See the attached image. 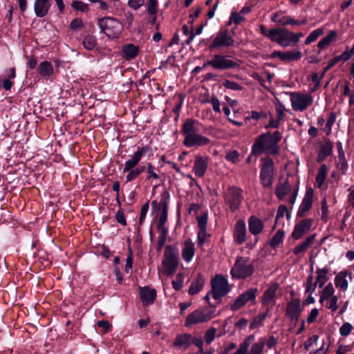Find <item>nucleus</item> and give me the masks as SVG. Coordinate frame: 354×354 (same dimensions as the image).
<instances>
[{"mask_svg": "<svg viewBox=\"0 0 354 354\" xmlns=\"http://www.w3.org/2000/svg\"><path fill=\"white\" fill-rule=\"evenodd\" d=\"M281 133L276 131L272 133H263L258 136L252 147V154L260 156L263 153L274 155L279 151L278 143L281 139Z\"/></svg>", "mask_w": 354, "mask_h": 354, "instance_id": "obj_1", "label": "nucleus"}, {"mask_svg": "<svg viewBox=\"0 0 354 354\" xmlns=\"http://www.w3.org/2000/svg\"><path fill=\"white\" fill-rule=\"evenodd\" d=\"M292 110L295 112H303L310 107L314 102L312 94L308 92L290 91L288 92Z\"/></svg>", "mask_w": 354, "mask_h": 354, "instance_id": "obj_2", "label": "nucleus"}, {"mask_svg": "<svg viewBox=\"0 0 354 354\" xmlns=\"http://www.w3.org/2000/svg\"><path fill=\"white\" fill-rule=\"evenodd\" d=\"M169 193L165 190L160 198L151 202L152 221L163 222L167 219V203L169 200Z\"/></svg>", "mask_w": 354, "mask_h": 354, "instance_id": "obj_3", "label": "nucleus"}, {"mask_svg": "<svg viewBox=\"0 0 354 354\" xmlns=\"http://www.w3.org/2000/svg\"><path fill=\"white\" fill-rule=\"evenodd\" d=\"M298 184V180H295L293 183L289 180L279 183L275 188L277 197L280 200H285L287 198L290 204H294L299 190Z\"/></svg>", "mask_w": 354, "mask_h": 354, "instance_id": "obj_4", "label": "nucleus"}, {"mask_svg": "<svg viewBox=\"0 0 354 354\" xmlns=\"http://www.w3.org/2000/svg\"><path fill=\"white\" fill-rule=\"evenodd\" d=\"M97 25L101 31L111 39L118 38L123 29L122 24L116 19L111 17L100 19Z\"/></svg>", "mask_w": 354, "mask_h": 354, "instance_id": "obj_5", "label": "nucleus"}, {"mask_svg": "<svg viewBox=\"0 0 354 354\" xmlns=\"http://www.w3.org/2000/svg\"><path fill=\"white\" fill-rule=\"evenodd\" d=\"M178 265L177 251L171 245H167L162 261L161 272L166 276H171Z\"/></svg>", "mask_w": 354, "mask_h": 354, "instance_id": "obj_6", "label": "nucleus"}, {"mask_svg": "<svg viewBox=\"0 0 354 354\" xmlns=\"http://www.w3.org/2000/svg\"><path fill=\"white\" fill-rule=\"evenodd\" d=\"M248 259L247 258L242 257L236 259L230 271L233 278L245 279L254 273V266L252 264H248Z\"/></svg>", "mask_w": 354, "mask_h": 354, "instance_id": "obj_7", "label": "nucleus"}, {"mask_svg": "<svg viewBox=\"0 0 354 354\" xmlns=\"http://www.w3.org/2000/svg\"><path fill=\"white\" fill-rule=\"evenodd\" d=\"M227 57V55H214L211 59L204 64V66H211L214 69L219 71L232 69L239 66V64L236 61Z\"/></svg>", "mask_w": 354, "mask_h": 354, "instance_id": "obj_8", "label": "nucleus"}, {"mask_svg": "<svg viewBox=\"0 0 354 354\" xmlns=\"http://www.w3.org/2000/svg\"><path fill=\"white\" fill-rule=\"evenodd\" d=\"M212 297L220 299L230 292V287L227 279L221 274H216L211 281Z\"/></svg>", "mask_w": 354, "mask_h": 354, "instance_id": "obj_9", "label": "nucleus"}, {"mask_svg": "<svg viewBox=\"0 0 354 354\" xmlns=\"http://www.w3.org/2000/svg\"><path fill=\"white\" fill-rule=\"evenodd\" d=\"M214 313V310H209L208 308H198L187 317L185 325L190 326L194 324L207 322L213 317Z\"/></svg>", "mask_w": 354, "mask_h": 354, "instance_id": "obj_10", "label": "nucleus"}, {"mask_svg": "<svg viewBox=\"0 0 354 354\" xmlns=\"http://www.w3.org/2000/svg\"><path fill=\"white\" fill-rule=\"evenodd\" d=\"M234 39L229 35L227 29L220 30L213 38L209 46L210 50L223 47H229L234 45Z\"/></svg>", "mask_w": 354, "mask_h": 354, "instance_id": "obj_11", "label": "nucleus"}, {"mask_svg": "<svg viewBox=\"0 0 354 354\" xmlns=\"http://www.w3.org/2000/svg\"><path fill=\"white\" fill-rule=\"evenodd\" d=\"M273 32H274V35H272V41L276 42L283 48L294 46L292 32L287 28H278Z\"/></svg>", "mask_w": 354, "mask_h": 354, "instance_id": "obj_12", "label": "nucleus"}, {"mask_svg": "<svg viewBox=\"0 0 354 354\" xmlns=\"http://www.w3.org/2000/svg\"><path fill=\"white\" fill-rule=\"evenodd\" d=\"M258 290L257 288H250L243 292L236 298L234 302L230 306L232 311H236L243 307L247 302L255 301Z\"/></svg>", "mask_w": 354, "mask_h": 354, "instance_id": "obj_13", "label": "nucleus"}, {"mask_svg": "<svg viewBox=\"0 0 354 354\" xmlns=\"http://www.w3.org/2000/svg\"><path fill=\"white\" fill-rule=\"evenodd\" d=\"M274 162L270 158H266L261 169L260 178L264 187H269L272 183Z\"/></svg>", "mask_w": 354, "mask_h": 354, "instance_id": "obj_14", "label": "nucleus"}, {"mask_svg": "<svg viewBox=\"0 0 354 354\" xmlns=\"http://www.w3.org/2000/svg\"><path fill=\"white\" fill-rule=\"evenodd\" d=\"M149 147H138L136 151L131 156V158L126 160L122 173H126L131 169L136 168L145 154L149 151Z\"/></svg>", "mask_w": 354, "mask_h": 354, "instance_id": "obj_15", "label": "nucleus"}, {"mask_svg": "<svg viewBox=\"0 0 354 354\" xmlns=\"http://www.w3.org/2000/svg\"><path fill=\"white\" fill-rule=\"evenodd\" d=\"M225 199L232 211L236 210L239 207L242 200L241 190L236 187L229 189L225 194Z\"/></svg>", "mask_w": 354, "mask_h": 354, "instance_id": "obj_16", "label": "nucleus"}, {"mask_svg": "<svg viewBox=\"0 0 354 354\" xmlns=\"http://www.w3.org/2000/svg\"><path fill=\"white\" fill-rule=\"evenodd\" d=\"M210 140L198 133L184 138L183 144L187 147H199L209 145Z\"/></svg>", "mask_w": 354, "mask_h": 354, "instance_id": "obj_17", "label": "nucleus"}, {"mask_svg": "<svg viewBox=\"0 0 354 354\" xmlns=\"http://www.w3.org/2000/svg\"><path fill=\"white\" fill-rule=\"evenodd\" d=\"M302 310L301 300L299 299H294L287 304L286 315L290 320H299Z\"/></svg>", "mask_w": 354, "mask_h": 354, "instance_id": "obj_18", "label": "nucleus"}, {"mask_svg": "<svg viewBox=\"0 0 354 354\" xmlns=\"http://www.w3.org/2000/svg\"><path fill=\"white\" fill-rule=\"evenodd\" d=\"M209 165V158L207 156H196L192 171L195 176L202 178L205 176Z\"/></svg>", "mask_w": 354, "mask_h": 354, "instance_id": "obj_19", "label": "nucleus"}, {"mask_svg": "<svg viewBox=\"0 0 354 354\" xmlns=\"http://www.w3.org/2000/svg\"><path fill=\"white\" fill-rule=\"evenodd\" d=\"M272 19L273 21H274L276 24L282 25V26H287V25H293V26H300L306 24V19L303 20H295L290 16H283L280 17V15L277 12L274 13L272 17Z\"/></svg>", "mask_w": 354, "mask_h": 354, "instance_id": "obj_20", "label": "nucleus"}, {"mask_svg": "<svg viewBox=\"0 0 354 354\" xmlns=\"http://www.w3.org/2000/svg\"><path fill=\"white\" fill-rule=\"evenodd\" d=\"M140 294L144 306L152 304L156 298V290L148 286L140 288Z\"/></svg>", "mask_w": 354, "mask_h": 354, "instance_id": "obj_21", "label": "nucleus"}, {"mask_svg": "<svg viewBox=\"0 0 354 354\" xmlns=\"http://www.w3.org/2000/svg\"><path fill=\"white\" fill-rule=\"evenodd\" d=\"M51 6V0H35L34 3V11L37 17H45Z\"/></svg>", "mask_w": 354, "mask_h": 354, "instance_id": "obj_22", "label": "nucleus"}, {"mask_svg": "<svg viewBox=\"0 0 354 354\" xmlns=\"http://www.w3.org/2000/svg\"><path fill=\"white\" fill-rule=\"evenodd\" d=\"M313 201V192L312 190H308L303 198L302 203L299 206L297 214L303 216L311 207Z\"/></svg>", "mask_w": 354, "mask_h": 354, "instance_id": "obj_23", "label": "nucleus"}, {"mask_svg": "<svg viewBox=\"0 0 354 354\" xmlns=\"http://www.w3.org/2000/svg\"><path fill=\"white\" fill-rule=\"evenodd\" d=\"M156 228L159 233L156 250L160 252L166 242V238L168 234V228L165 226V223H156Z\"/></svg>", "mask_w": 354, "mask_h": 354, "instance_id": "obj_24", "label": "nucleus"}, {"mask_svg": "<svg viewBox=\"0 0 354 354\" xmlns=\"http://www.w3.org/2000/svg\"><path fill=\"white\" fill-rule=\"evenodd\" d=\"M192 344V336L190 334L185 333L177 335L174 346L178 348L186 349Z\"/></svg>", "mask_w": 354, "mask_h": 354, "instance_id": "obj_25", "label": "nucleus"}, {"mask_svg": "<svg viewBox=\"0 0 354 354\" xmlns=\"http://www.w3.org/2000/svg\"><path fill=\"white\" fill-rule=\"evenodd\" d=\"M198 124L199 122L196 120L192 118L187 119L182 127V132L183 136L186 137L198 133V129L196 126Z\"/></svg>", "mask_w": 354, "mask_h": 354, "instance_id": "obj_26", "label": "nucleus"}, {"mask_svg": "<svg viewBox=\"0 0 354 354\" xmlns=\"http://www.w3.org/2000/svg\"><path fill=\"white\" fill-rule=\"evenodd\" d=\"M139 47L133 44H128L122 46V57L126 60H131L136 58L139 54Z\"/></svg>", "mask_w": 354, "mask_h": 354, "instance_id": "obj_27", "label": "nucleus"}, {"mask_svg": "<svg viewBox=\"0 0 354 354\" xmlns=\"http://www.w3.org/2000/svg\"><path fill=\"white\" fill-rule=\"evenodd\" d=\"M333 149V146L330 141L322 143L318 152L317 161L318 162H323L327 157L332 154Z\"/></svg>", "mask_w": 354, "mask_h": 354, "instance_id": "obj_28", "label": "nucleus"}, {"mask_svg": "<svg viewBox=\"0 0 354 354\" xmlns=\"http://www.w3.org/2000/svg\"><path fill=\"white\" fill-rule=\"evenodd\" d=\"M336 146L338 152V167L343 173H345L348 168V165L346 159L342 143L338 141L336 143Z\"/></svg>", "mask_w": 354, "mask_h": 354, "instance_id": "obj_29", "label": "nucleus"}, {"mask_svg": "<svg viewBox=\"0 0 354 354\" xmlns=\"http://www.w3.org/2000/svg\"><path fill=\"white\" fill-rule=\"evenodd\" d=\"M205 279L204 276L199 273L197 275L196 280H194L189 288L188 292L190 295L198 294L203 288Z\"/></svg>", "mask_w": 354, "mask_h": 354, "instance_id": "obj_30", "label": "nucleus"}, {"mask_svg": "<svg viewBox=\"0 0 354 354\" xmlns=\"http://www.w3.org/2000/svg\"><path fill=\"white\" fill-rule=\"evenodd\" d=\"M246 226L245 223H236L234 238L237 244H242L245 241Z\"/></svg>", "mask_w": 354, "mask_h": 354, "instance_id": "obj_31", "label": "nucleus"}, {"mask_svg": "<svg viewBox=\"0 0 354 354\" xmlns=\"http://www.w3.org/2000/svg\"><path fill=\"white\" fill-rule=\"evenodd\" d=\"M310 223H299L295 227L294 231L292 233V238L295 239H301L303 235L310 230Z\"/></svg>", "mask_w": 354, "mask_h": 354, "instance_id": "obj_32", "label": "nucleus"}, {"mask_svg": "<svg viewBox=\"0 0 354 354\" xmlns=\"http://www.w3.org/2000/svg\"><path fill=\"white\" fill-rule=\"evenodd\" d=\"M348 271L342 270L336 275L334 279L335 286L340 288L344 291H346L348 286V282L346 279Z\"/></svg>", "mask_w": 354, "mask_h": 354, "instance_id": "obj_33", "label": "nucleus"}, {"mask_svg": "<svg viewBox=\"0 0 354 354\" xmlns=\"http://www.w3.org/2000/svg\"><path fill=\"white\" fill-rule=\"evenodd\" d=\"M337 32L335 30H331L330 32L322 39L317 44V48L319 49L318 54L321 53V50L326 48L337 37Z\"/></svg>", "mask_w": 354, "mask_h": 354, "instance_id": "obj_34", "label": "nucleus"}, {"mask_svg": "<svg viewBox=\"0 0 354 354\" xmlns=\"http://www.w3.org/2000/svg\"><path fill=\"white\" fill-rule=\"evenodd\" d=\"M315 236H316L315 234H312V235L309 236L308 237H307L303 243L298 245L293 249L292 252L295 254H299L303 253L305 251H306L307 249L309 248V246L311 244H313V243L315 240Z\"/></svg>", "mask_w": 354, "mask_h": 354, "instance_id": "obj_35", "label": "nucleus"}, {"mask_svg": "<svg viewBox=\"0 0 354 354\" xmlns=\"http://www.w3.org/2000/svg\"><path fill=\"white\" fill-rule=\"evenodd\" d=\"M328 174V167L326 165L322 164L318 169L315 178V183L317 187L321 188L326 180Z\"/></svg>", "mask_w": 354, "mask_h": 354, "instance_id": "obj_36", "label": "nucleus"}, {"mask_svg": "<svg viewBox=\"0 0 354 354\" xmlns=\"http://www.w3.org/2000/svg\"><path fill=\"white\" fill-rule=\"evenodd\" d=\"M39 74L43 77H49L53 73V67L48 61L41 62L38 67Z\"/></svg>", "mask_w": 354, "mask_h": 354, "instance_id": "obj_37", "label": "nucleus"}, {"mask_svg": "<svg viewBox=\"0 0 354 354\" xmlns=\"http://www.w3.org/2000/svg\"><path fill=\"white\" fill-rule=\"evenodd\" d=\"M329 272V268L328 267H324L323 268H317L316 273L317 276L316 277L317 283H319V287L322 288L325 283L328 280V277H327V274Z\"/></svg>", "mask_w": 354, "mask_h": 354, "instance_id": "obj_38", "label": "nucleus"}, {"mask_svg": "<svg viewBox=\"0 0 354 354\" xmlns=\"http://www.w3.org/2000/svg\"><path fill=\"white\" fill-rule=\"evenodd\" d=\"M275 111H276V118L279 121L282 122L286 118V112L291 113V111L289 109H287L283 104L280 101H278L276 103L275 106Z\"/></svg>", "mask_w": 354, "mask_h": 354, "instance_id": "obj_39", "label": "nucleus"}, {"mask_svg": "<svg viewBox=\"0 0 354 354\" xmlns=\"http://www.w3.org/2000/svg\"><path fill=\"white\" fill-rule=\"evenodd\" d=\"M284 231L282 230H279L277 232L274 234V235L271 238L270 240V245L272 248H277L279 244H281L283 242V238H284Z\"/></svg>", "mask_w": 354, "mask_h": 354, "instance_id": "obj_40", "label": "nucleus"}, {"mask_svg": "<svg viewBox=\"0 0 354 354\" xmlns=\"http://www.w3.org/2000/svg\"><path fill=\"white\" fill-rule=\"evenodd\" d=\"M302 57V53L300 50L294 49L292 50L285 51V60L284 62H290L292 61L299 60Z\"/></svg>", "mask_w": 354, "mask_h": 354, "instance_id": "obj_41", "label": "nucleus"}, {"mask_svg": "<svg viewBox=\"0 0 354 354\" xmlns=\"http://www.w3.org/2000/svg\"><path fill=\"white\" fill-rule=\"evenodd\" d=\"M199 232L198 233V243L203 245L205 241V239L209 236L206 232L207 223H198Z\"/></svg>", "mask_w": 354, "mask_h": 354, "instance_id": "obj_42", "label": "nucleus"}, {"mask_svg": "<svg viewBox=\"0 0 354 354\" xmlns=\"http://www.w3.org/2000/svg\"><path fill=\"white\" fill-rule=\"evenodd\" d=\"M278 284L274 283L270 286L263 293V299L264 302H269L274 299L276 295Z\"/></svg>", "mask_w": 354, "mask_h": 354, "instance_id": "obj_43", "label": "nucleus"}, {"mask_svg": "<svg viewBox=\"0 0 354 354\" xmlns=\"http://www.w3.org/2000/svg\"><path fill=\"white\" fill-rule=\"evenodd\" d=\"M145 167L144 166L138 167L127 171L128 174L126 176V183H129L134 180L140 174H142Z\"/></svg>", "mask_w": 354, "mask_h": 354, "instance_id": "obj_44", "label": "nucleus"}, {"mask_svg": "<svg viewBox=\"0 0 354 354\" xmlns=\"http://www.w3.org/2000/svg\"><path fill=\"white\" fill-rule=\"evenodd\" d=\"M334 292L335 290L333 284L331 283H328L322 291L319 301L322 303L323 301L327 300L330 297H332V296H333V295Z\"/></svg>", "mask_w": 354, "mask_h": 354, "instance_id": "obj_45", "label": "nucleus"}, {"mask_svg": "<svg viewBox=\"0 0 354 354\" xmlns=\"http://www.w3.org/2000/svg\"><path fill=\"white\" fill-rule=\"evenodd\" d=\"M266 344L264 338H260L258 342L253 344L250 351L248 354H261Z\"/></svg>", "mask_w": 354, "mask_h": 354, "instance_id": "obj_46", "label": "nucleus"}, {"mask_svg": "<svg viewBox=\"0 0 354 354\" xmlns=\"http://www.w3.org/2000/svg\"><path fill=\"white\" fill-rule=\"evenodd\" d=\"M324 34V29L323 28H317L312 31L308 36L306 37L305 40V44L308 45L311 44L312 42H314L316 41L319 36Z\"/></svg>", "mask_w": 354, "mask_h": 354, "instance_id": "obj_47", "label": "nucleus"}, {"mask_svg": "<svg viewBox=\"0 0 354 354\" xmlns=\"http://www.w3.org/2000/svg\"><path fill=\"white\" fill-rule=\"evenodd\" d=\"M82 44L86 49L93 50L96 46L97 39L94 36L88 35L84 39Z\"/></svg>", "mask_w": 354, "mask_h": 354, "instance_id": "obj_48", "label": "nucleus"}, {"mask_svg": "<svg viewBox=\"0 0 354 354\" xmlns=\"http://www.w3.org/2000/svg\"><path fill=\"white\" fill-rule=\"evenodd\" d=\"M182 31L183 35L187 37L184 44L187 45L189 44L195 37V34L194 33L193 30L189 29L187 25H183L182 27Z\"/></svg>", "mask_w": 354, "mask_h": 354, "instance_id": "obj_49", "label": "nucleus"}, {"mask_svg": "<svg viewBox=\"0 0 354 354\" xmlns=\"http://www.w3.org/2000/svg\"><path fill=\"white\" fill-rule=\"evenodd\" d=\"M284 216H286L287 220H289L290 218V214L288 212L287 207L284 205H281L278 209L275 221L282 219L284 217Z\"/></svg>", "mask_w": 354, "mask_h": 354, "instance_id": "obj_50", "label": "nucleus"}, {"mask_svg": "<svg viewBox=\"0 0 354 354\" xmlns=\"http://www.w3.org/2000/svg\"><path fill=\"white\" fill-rule=\"evenodd\" d=\"M158 1L149 0L147 4V12L149 15H154L158 12Z\"/></svg>", "mask_w": 354, "mask_h": 354, "instance_id": "obj_51", "label": "nucleus"}, {"mask_svg": "<svg viewBox=\"0 0 354 354\" xmlns=\"http://www.w3.org/2000/svg\"><path fill=\"white\" fill-rule=\"evenodd\" d=\"M263 228V223H249V230L254 235H257L261 233Z\"/></svg>", "mask_w": 354, "mask_h": 354, "instance_id": "obj_52", "label": "nucleus"}, {"mask_svg": "<svg viewBox=\"0 0 354 354\" xmlns=\"http://www.w3.org/2000/svg\"><path fill=\"white\" fill-rule=\"evenodd\" d=\"M183 274L178 273L176 277V279L171 282L173 288L176 290H180L183 287Z\"/></svg>", "mask_w": 354, "mask_h": 354, "instance_id": "obj_53", "label": "nucleus"}, {"mask_svg": "<svg viewBox=\"0 0 354 354\" xmlns=\"http://www.w3.org/2000/svg\"><path fill=\"white\" fill-rule=\"evenodd\" d=\"M194 254V248L192 246H186L182 252L183 257L185 261H189L192 260Z\"/></svg>", "mask_w": 354, "mask_h": 354, "instance_id": "obj_54", "label": "nucleus"}, {"mask_svg": "<svg viewBox=\"0 0 354 354\" xmlns=\"http://www.w3.org/2000/svg\"><path fill=\"white\" fill-rule=\"evenodd\" d=\"M223 85L226 88L231 89L233 91H241L243 88L242 86H240L239 83H237L236 82L230 81L229 80H225L223 82Z\"/></svg>", "mask_w": 354, "mask_h": 354, "instance_id": "obj_55", "label": "nucleus"}, {"mask_svg": "<svg viewBox=\"0 0 354 354\" xmlns=\"http://www.w3.org/2000/svg\"><path fill=\"white\" fill-rule=\"evenodd\" d=\"M336 118H337V115L335 112H331L330 113L329 119L327 120L326 127H325L327 135H329L330 133L332 127L336 120Z\"/></svg>", "mask_w": 354, "mask_h": 354, "instance_id": "obj_56", "label": "nucleus"}, {"mask_svg": "<svg viewBox=\"0 0 354 354\" xmlns=\"http://www.w3.org/2000/svg\"><path fill=\"white\" fill-rule=\"evenodd\" d=\"M244 19V17L241 13L232 12L230 15V21L228 24L230 25L232 22H234L236 25L240 24Z\"/></svg>", "mask_w": 354, "mask_h": 354, "instance_id": "obj_57", "label": "nucleus"}, {"mask_svg": "<svg viewBox=\"0 0 354 354\" xmlns=\"http://www.w3.org/2000/svg\"><path fill=\"white\" fill-rule=\"evenodd\" d=\"M225 159L234 164L239 160V153L236 150L230 151L225 155Z\"/></svg>", "mask_w": 354, "mask_h": 354, "instance_id": "obj_58", "label": "nucleus"}, {"mask_svg": "<svg viewBox=\"0 0 354 354\" xmlns=\"http://www.w3.org/2000/svg\"><path fill=\"white\" fill-rule=\"evenodd\" d=\"M72 7L75 10H80L83 12H86L88 10V5L80 1H74L72 3Z\"/></svg>", "mask_w": 354, "mask_h": 354, "instance_id": "obj_59", "label": "nucleus"}, {"mask_svg": "<svg viewBox=\"0 0 354 354\" xmlns=\"http://www.w3.org/2000/svg\"><path fill=\"white\" fill-rule=\"evenodd\" d=\"M353 328L352 325L348 322H345L342 324V326L339 328V333L343 337L348 336Z\"/></svg>", "mask_w": 354, "mask_h": 354, "instance_id": "obj_60", "label": "nucleus"}, {"mask_svg": "<svg viewBox=\"0 0 354 354\" xmlns=\"http://www.w3.org/2000/svg\"><path fill=\"white\" fill-rule=\"evenodd\" d=\"M216 329L211 328L205 334V340L207 344H211L215 338Z\"/></svg>", "mask_w": 354, "mask_h": 354, "instance_id": "obj_61", "label": "nucleus"}, {"mask_svg": "<svg viewBox=\"0 0 354 354\" xmlns=\"http://www.w3.org/2000/svg\"><path fill=\"white\" fill-rule=\"evenodd\" d=\"M259 30L261 33L269 38L272 41V38H273V35H274V32H273L274 30H276V28H272L270 30H268L266 27L263 25H261L259 26Z\"/></svg>", "mask_w": 354, "mask_h": 354, "instance_id": "obj_62", "label": "nucleus"}, {"mask_svg": "<svg viewBox=\"0 0 354 354\" xmlns=\"http://www.w3.org/2000/svg\"><path fill=\"white\" fill-rule=\"evenodd\" d=\"M145 0H128L127 4L134 10H138L145 4Z\"/></svg>", "mask_w": 354, "mask_h": 354, "instance_id": "obj_63", "label": "nucleus"}, {"mask_svg": "<svg viewBox=\"0 0 354 354\" xmlns=\"http://www.w3.org/2000/svg\"><path fill=\"white\" fill-rule=\"evenodd\" d=\"M354 55V49H350L348 50H345L341 55L337 56L339 61L342 60L343 62H346L351 58Z\"/></svg>", "mask_w": 354, "mask_h": 354, "instance_id": "obj_64", "label": "nucleus"}]
</instances>
